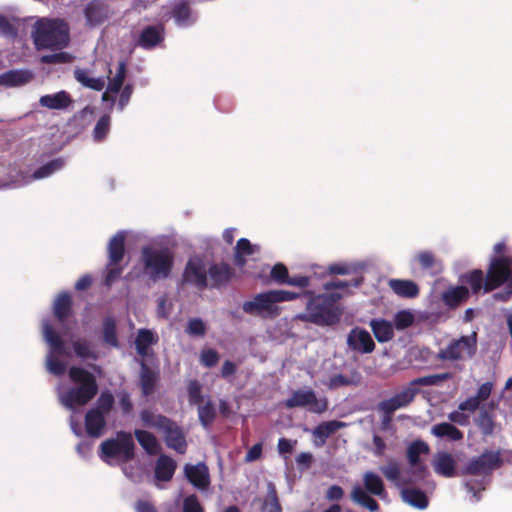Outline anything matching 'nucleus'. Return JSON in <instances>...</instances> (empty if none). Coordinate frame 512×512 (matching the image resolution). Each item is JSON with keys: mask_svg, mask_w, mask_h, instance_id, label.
<instances>
[{"mask_svg": "<svg viewBox=\"0 0 512 512\" xmlns=\"http://www.w3.org/2000/svg\"><path fill=\"white\" fill-rule=\"evenodd\" d=\"M243 311L252 316L263 319H275L281 314V307L277 305L274 290L256 294L251 300L245 301Z\"/></svg>", "mask_w": 512, "mask_h": 512, "instance_id": "obj_8", "label": "nucleus"}, {"mask_svg": "<svg viewBox=\"0 0 512 512\" xmlns=\"http://www.w3.org/2000/svg\"><path fill=\"white\" fill-rule=\"evenodd\" d=\"M73 349L75 354L83 359L91 358L97 359V355L91 351L90 344L86 339H78L73 342Z\"/></svg>", "mask_w": 512, "mask_h": 512, "instance_id": "obj_53", "label": "nucleus"}, {"mask_svg": "<svg viewBox=\"0 0 512 512\" xmlns=\"http://www.w3.org/2000/svg\"><path fill=\"white\" fill-rule=\"evenodd\" d=\"M431 433L437 438L454 442L461 441L464 438L463 432L449 422H441L433 425Z\"/></svg>", "mask_w": 512, "mask_h": 512, "instance_id": "obj_30", "label": "nucleus"}, {"mask_svg": "<svg viewBox=\"0 0 512 512\" xmlns=\"http://www.w3.org/2000/svg\"><path fill=\"white\" fill-rule=\"evenodd\" d=\"M430 452L429 445L423 440L413 441L407 448V460L411 466L410 478L404 483L413 484L423 481L427 474V466L421 461L420 456L427 455Z\"/></svg>", "mask_w": 512, "mask_h": 512, "instance_id": "obj_10", "label": "nucleus"}, {"mask_svg": "<svg viewBox=\"0 0 512 512\" xmlns=\"http://www.w3.org/2000/svg\"><path fill=\"white\" fill-rule=\"evenodd\" d=\"M478 415L474 418V423L478 427L481 435L486 438L495 433L497 423L495 414L490 412L488 408L481 407L477 410Z\"/></svg>", "mask_w": 512, "mask_h": 512, "instance_id": "obj_22", "label": "nucleus"}, {"mask_svg": "<svg viewBox=\"0 0 512 512\" xmlns=\"http://www.w3.org/2000/svg\"><path fill=\"white\" fill-rule=\"evenodd\" d=\"M500 451L485 450L481 455L473 457L462 470L463 475H489L502 466Z\"/></svg>", "mask_w": 512, "mask_h": 512, "instance_id": "obj_11", "label": "nucleus"}, {"mask_svg": "<svg viewBox=\"0 0 512 512\" xmlns=\"http://www.w3.org/2000/svg\"><path fill=\"white\" fill-rule=\"evenodd\" d=\"M183 283H190L202 290L207 286L206 269L199 259H190L182 275Z\"/></svg>", "mask_w": 512, "mask_h": 512, "instance_id": "obj_16", "label": "nucleus"}, {"mask_svg": "<svg viewBox=\"0 0 512 512\" xmlns=\"http://www.w3.org/2000/svg\"><path fill=\"white\" fill-rule=\"evenodd\" d=\"M401 497L404 502L417 508L425 509L428 507L429 500L424 491L416 488H403L401 490Z\"/></svg>", "mask_w": 512, "mask_h": 512, "instance_id": "obj_31", "label": "nucleus"}, {"mask_svg": "<svg viewBox=\"0 0 512 512\" xmlns=\"http://www.w3.org/2000/svg\"><path fill=\"white\" fill-rule=\"evenodd\" d=\"M110 126H111V117L110 115L108 114H104L102 115L94 129H93V139L94 141L96 142H102L108 135L109 131H110Z\"/></svg>", "mask_w": 512, "mask_h": 512, "instance_id": "obj_48", "label": "nucleus"}, {"mask_svg": "<svg viewBox=\"0 0 512 512\" xmlns=\"http://www.w3.org/2000/svg\"><path fill=\"white\" fill-rule=\"evenodd\" d=\"M158 342V336L149 329H139L136 339L135 347L137 353L144 357L148 354V349L151 345Z\"/></svg>", "mask_w": 512, "mask_h": 512, "instance_id": "obj_35", "label": "nucleus"}, {"mask_svg": "<svg viewBox=\"0 0 512 512\" xmlns=\"http://www.w3.org/2000/svg\"><path fill=\"white\" fill-rule=\"evenodd\" d=\"M120 97L118 100V108L122 111L129 103L132 93H133V85L126 84L121 90Z\"/></svg>", "mask_w": 512, "mask_h": 512, "instance_id": "obj_64", "label": "nucleus"}, {"mask_svg": "<svg viewBox=\"0 0 512 512\" xmlns=\"http://www.w3.org/2000/svg\"><path fill=\"white\" fill-rule=\"evenodd\" d=\"M185 475L189 482L199 489H205L209 485V474L204 464L190 465L186 464Z\"/></svg>", "mask_w": 512, "mask_h": 512, "instance_id": "obj_23", "label": "nucleus"}, {"mask_svg": "<svg viewBox=\"0 0 512 512\" xmlns=\"http://www.w3.org/2000/svg\"><path fill=\"white\" fill-rule=\"evenodd\" d=\"M304 295L310 296L306 312L298 314L296 319L317 326H332L339 323L342 316V309L337 305L341 298L340 294L313 295L311 291H305Z\"/></svg>", "mask_w": 512, "mask_h": 512, "instance_id": "obj_2", "label": "nucleus"}, {"mask_svg": "<svg viewBox=\"0 0 512 512\" xmlns=\"http://www.w3.org/2000/svg\"><path fill=\"white\" fill-rule=\"evenodd\" d=\"M202 386L197 380H191L188 384V397L191 405L203 404V396L201 394Z\"/></svg>", "mask_w": 512, "mask_h": 512, "instance_id": "obj_57", "label": "nucleus"}, {"mask_svg": "<svg viewBox=\"0 0 512 512\" xmlns=\"http://www.w3.org/2000/svg\"><path fill=\"white\" fill-rule=\"evenodd\" d=\"M74 78L82 86L94 91H101L105 87V80L102 77H91L87 69L76 68L74 70Z\"/></svg>", "mask_w": 512, "mask_h": 512, "instance_id": "obj_33", "label": "nucleus"}, {"mask_svg": "<svg viewBox=\"0 0 512 512\" xmlns=\"http://www.w3.org/2000/svg\"><path fill=\"white\" fill-rule=\"evenodd\" d=\"M39 103L42 107H46L51 110H62L70 106L72 99L70 94L63 90L55 94L41 96Z\"/></svg>", "mask_w": 512, "mask_h": 512, "instance_id": "obj_27", "label": "nucleus"}, {"mask_svg": "<svg viewBox=\"0 0 512 512\" xmlns=\"http://www.w3.org/2000/svg\"><path fill=\"white\" fill-rule=\"evenodd\" d=\"M380 471L391 482L397 483L400 480V465L396 461H391L388 465L381 466Z\"/></svg>", "mask_w": 512, "mask_h": 512, "instance_id": "obj_56", "label": "nucleus"}, {"mask_svg": "<svg viewBox=\"0 0 512 512\" xmlns=\"http://www.w3.org/2000/svg\"><path fill=\"white\" fill-rule=\"evenodd\" d=\"M33 39L38 49H62L69 43V27L64 20H39Z\"/></svg>", "mask_w": 512, "mask_h": 512, "instance_id": "obj_5", "label": "nucleus"}, {"mask_svg": "<svg viewBox=\"0 0 512 512\" xmlns=\"http://www.w3.org/2000/svg\"><path fill=\"white\" fill-rule=\"evenodd\" d=\"M219 359L218 353L214 349H204L201 352V362L206 367H213Z\"/></svg>", "mask_w": 512, "mask_h": 512, "instance_id": "obj_62", "label": "nucleus"}, {"mask_svg": "<svg viewBox=\"0 0 512 512\" xmlns=\"http://www.w3.org/2000/svg\"><path fill=\"white\" fill-rule=\"evenodd\" d=\"M363 483L366 492L378 497L386 496L384 482L378 474L370 471L364 473Z\"/></svg>", "mask_w": 512, "mask_h": 512, "instance_id": "obj_36", "label": "nucleus"}, {"mask_svg": "<svg viewBox=\"0 0 512 512\" xmlns=\"http://www.w3.org/2000/svg\"><path fill=\"white\" fill-rule=\"evenodd\" d=\"M416 258L422 269H432L437 264L436 257L431 251L419 252Z\"/></svg>", "mask_w": 512, "mask_h": 512, "instance_id": "obj_59", "label": "nucleus"}, {"mask_svg": "<svg viewBox=\"0 0 512 512\" xmlns=\"http://www.w3.org/2000/svg\"><path fill=\"white\" fill-rule=\"evenodd\" d=\"M84 15L90 27H96L109 17V7L100 0H92L84 8Z\"/></svg>", "mask_w": 512, "mask_h": 512, "instance_id": "obj_17", "label": "nucleus"}, {"mask_svg": "<svg viewBox=\"0 0 512 512\" xmlns=\"http://www.w3.org/2000/svg\"><path fill=\"white\" fill-rule=\"evenodd\" d=\"M64 166V161L60 158L53 159L45 165L39 167L32 175V179H42L50 176Z\"/></svg>", "mask_w": 512, "mask_h": 512, "instance_id": "obj_50", "label": "nucleus"}, {"mask_svg": "<svg viewBox=\"0 0 512 512\" xmlns=\"http://www.w3.org/2000/svg\"><path fill=\"white\" fill-rule=\"evenodd\" d=\"M347 345L351 350L361 354H370L376 347L370 333L359 327L350 330L347 336Z\"/></svg>", "mask_w": 512, "mask_h": 512, "instance_id": "obj_14", "label": "nucleus"}, {"mask_svg": "<svg viewBox=\"0 0 512 512\" xmlns=\"http://www.w3.org/2000/svg\"><path fill=\"white\" fill-rule=\"evenodd\" d=\"M493 384L485 382L479 386L475 395L468 397L460 402L458 409L448 414L449 423L459 426H468L470 424V415L474 414L482 402H485L491 396Z\"/></svg>", "mask_w": 512, "mask_h": 512, "instance_id": "obj_7", "label": "nucleus"}, {"mask_svg": "<svg viewBox=\"0 0 512 512\" xmlns=\"http://www.w3.org/2000/svg\"><path fill=\"white\" fill-rule=\"evenodd\" d=\"M472 294L477 295L492 292L505 283L512 286L511 259L508 257H495L491 260L486 274L481 269H474L465 275Z\"/></svg>", "mask_w": 512, "mask_h": 512, "instance_id": "obj_1", "label": "nucleus"}, {"mask_svg": "<svg viewBox=\"0 0 512 512\" xmlns=\"http://www.w3.org/2000/svg\"><path fill=\"white\" fill-rule=\"evenodd\" d=\"M352 500L367 508L369 511H377L379 509L378 502L372 498L361 486L355 485L351 492Z\"/></svg>", "mask_w": 512, "mask_h": 512, "instance_id": "obj_40", "label": "nucleus"}, {"mask_svg": "<svg viewBox=\"0 0 512 512\" xmlns=\"http://www.w3.org/2000/svg\"><path fill=\"white\" fill-rule=\"evenodd\" d=\"M53 314L59 323H65L73 315V301L69 292L59 293L53 303Z\"/></svg>", "mask_w": 512, "mask_h": 512, "instance_id": "obj_18", "label": "nucleus"}, {"mask_svg": "<svg viewBox=\"0 0 512 512\" xmlns=\"http://www.w3.org/2000/svg\"><path fill=\"white\" fill-rule=\"evenodd\" d=\"M32 76L28 71L10 70L0 75V85L17 87L26 84Z\"/></svg>", "mask_w": 512, "mask_h": 512, "instance_id": "obj_34", "label": "nucleus"}, {"mask_svg": "<svg viewBox=\"0 0 512 512\" xmlns=\"http://www.w3.org/2000/svg\"><path fill=\"white\" fill-rule=\"evenodd\" d=\"M69 379L75 387L69 388L61 397L60 401L68 409L88 404L98 394L99 386L94 374L88 370L72 366L68 371Z\"/></svg>", "mask_w": 512, "mask_h": 512, "instance_id": "obj_3", "label": "nucleus"}, {"mask_svg": "<svg viewBox=\"0 0 512 512\" xmlns=\"http://www.w3.org/2000/svg\"><path fill=\"white\" fill-rule=\"evenodd\" d=\"M172 16L180 26H189L194 22L192 19V10L189 4L184 1L174 5Z\"/></svg>", "mask_w": 512, "mask_h": 512, "instance_id": "obj_42", "label": "nucleus"}, {"mask_svg": "<svg viewBox=\"0 0 512 512\" xmlns=\"http://www.w3.org/2000/svg\"><path fill=\"white\" fill-rule=\"evenodd\" d=\"M254 254V247L247 238H240L234 247V264L243 268L246 263V256Z\"/></svg>", "mask_w": 512, "mask_h": 512, "instance_id": "obj_38", "label": "nucleus"}, {"mask_svg": "<svg viewBox=\"0 0 512 512\" xmlns=\"http://www.w3.org/2000/svg\"><path fill=\"white\" fill-rule=\"evenodd\" d=\"M477 351L476 333L453 339L445 348L440 349L437 359L441 361H464L471 359Z\"/></svg>", "mask_w": 512, "mask_h": 512, "instance_id": "obj_9", "label": "nucleus"}, {"mask_svg": "<svg viewBox=\"0 0 512 512\" xmlns=\"http://www.w3.org/2000/svg\"><path fill=\"white\" fill-rule=\"evenodd\" d=\"M433 467L438 475L443 477H454L456 475V461L447 452H438L433 461Z\"/></svg>", "mask_w": 512, "mask_h": 512, "instance_id": "obj_24", "label": "nucleus"}, {"mask_svg": "<svg viewBox=\"0 0 512 512\" xmlns=\"http://www.w3.org/2000/svg\"><path fill=\"white\" fill-rule=\"evenodd\" d=\"M455 377V374L453 372H444V373H438V374H431L426 375L423 377H419L416 379H413L411 381L412 385L418 386H438L444 381L451 380Z\"/></svg>", "mask_w": 512, "mask_h": 512, "instance_id": "obj_43", "label": "nucleus"}, {"mask_svg": "<svg viewBox=\"0 0 512 512\" xmlns=\"http://www.w3.org/2000/svg\"><path fill=\"white\" fill-rule=\"evenodd\" d=\"M176 468V462L170 456L162 454L156 461L155 478L158 481L168 482L173 478Z\"/></svg>", "mask_w": 512, "mask_h": 512, "instance_id": "obj_26", "label": "nucleus"}, {"mask_svg": "<svg viewBox=\"0 0 512 512\" xmlns=\"http://www.w3.org/2000/svg\"><path fill=\"white\" fill-rule=\"evenodd\" d=\"M285 406L288 409L308 407V410L312 413L323 414L328 410L329 402L326 397L318 399L312 389H299L293 391L291 396L286 399Z\"/></svg>", "mask_w": 512, "mask_h": 512, "instance_id": "obj_12", "label": "nucleus"}, {"mask_svg": "<svg viewBox=\"0 0 512 512\" xmlns=\"http://www.w3.org/2000/svg\"><path fill=\"white\" fill-rule=\"evenodd\" d=\"M395 327L398 330H403L410 327L414 322V315L407 310H402L396 313L395 318Z\"/></svg>", "mask_w": 512, "mask_h": 512, "instance_id": "obj_58", "label": "nucleus"}, {"mask_svg": "<svg viewBox=\"0 0 512 512\" xmlns=\"http://www.w3.org/2000/svg\"><path fill=\"white\" fill-rule=\"evenodd\" d=\"M125 239L123 231L117 232L108 243V261L111 265L119 264L125 256Z\"/></svg>", "mask_w": 512, "mask_h": 512, "instance_id": "obj_25", "label": "nucleus"}, {"mask_svg": "<svg viewBox=\"0 0 512 512\" xmlns=\"http://www.w3.org/2000/svg\"><path fill=\"white\" fill-rule=\"evenodd\" d=\"M114 406V397L110 391H103L98 400L97 405L93 409H97L103 415H107Z\"/></svg>", "mask_w": 512, "mask_h": 512, "instance_id": "obj_52", "label": "nucleus"}, {"mask_svg": "<svg viewBox=\"0 0 512 512\" xmlns=\"http://www.w3.org/2000/svg\"><path fill=\"white\" fill-rule=\"evenodd\" d=\"M360 382L361 377L358 374L351 378L343 374H335L330 377L327 386L329 389H337L344 386H358Z\"/></svg>", "mask_w": 512, "mask_h": 512, "instance_id": "obj_49", "label": "nucleus"}, {"mask_svg": "<svg viewBox=\"0 0 512 512\" xmlns=\"http://www.w3.org/2000/svg\"><path fill=\"white\" fill-rule=\"evenodd\" d=\"M261 510L262 512H282L276 486L272 482L267 484V494L263 499Z\"/></svg>", "mask_w": 512, "mask_h": 512, "instance_id": "obj_41", "label": "nucleus"}, {"mask_svg": "<svg viewBox=\"0 0 512 512\" xmlns=\"http://www.w3.org/2000/svg\"><path fill=\"white\" fill-rule=\"evenodd\" d=\"M345 426V423L332 420L319 424L313 431V435L316 438L321 439V444L325 443V440L332 434H334L338 429Z\"/></svg>", "mask_w": 512, "mask_h": 512, "instance_id": "obj_44", "label": "nucleus"}, {"mask_svg": "<svg viewBox=\"0 0 512 512\" xmlns=\"http://www.w3.org/2000/svg\"><path fill=\"white\" fill-rule=\"evenodd\" d=\"M106 270L105 285L111 286L120 277L123 267L120 263L111 265L110 261H108Z\"/></svg>", "mask_w": 512, "mask_h": 512, "instance_id": "obj_60", "label": "nucleus"}, {"mask_svg": "<svg viewBox=\"0 0 512 512\" xmlns=\"http://www.w3.org/2000/svg\"><path fill=\"white\" fill-rule=\"evenodd\" d=\"M134 435L138 443L148 454L155 455L158 453L159 444L154 434L146 430L136 429Z\"/></svg>", "mask_w": 512, "mask_h": 512, "instance_id": "obj_39", "label": "nucleus"}, {"mask_svg": "<svg viewBox=\"0 0 512 512\" xmlns=\"http://www.w3.org/2000/svg\"><path fill=\"white\" fill-rule=\"evenodd\" d=\"M164 40V28L162 26H146L140 33L137 45L149 50L158 46Z\"/></svg>", "mask_w": 512, "mask_h": 512, "instance_id": "obj_19", "label": "nucleus"}, {"mask_svg": "<svg viewBox=\"0 0 512 512\" xmlns=\"http://www.w3.org/2000/svg\"><path fill=\"white\" fill-rule=\"evenodd\" d=\"M369 326L379 343L389 342L394 337V326L388 320L382 318L372 319Z\"/></svg>", "mask_w": 512, "mask_h": 512, "instance_id": "obj_28", "label": "nucleus"}, {"mask_svg": "<svg viewBox=\"0 0 512 512\" xmlns=\"http://www.w3.org/2000/svg\"><path fill=\"white\" fill-rule=\"evenodd\" d=\"M207 331L206 324L201 318H191L187 322L185 333L190 337H203Z\"/></svg>", "mask_w": 512, "mask_h": 512, "instance_id": "obj_51", "label": "nucleus"}, {"mask_svg": "<svg viewBox=\"0 0 512 512\" xmlns=\"http://www.w3.org/2000/svg\"><path fill=\"white\" fill-rule=\"evenodd\" d=\"M106 427V416L97 409H89L85 415V430L92 438L102 436Z\"/></svg>", "mask_w": 512, "mask_h": 512, "instance_id": "obj_20", "label": "nucleus"}, {"mask_svg": "<svg viewBox=\"0 0 512 512\" xmlns=\"http://www.w3.org/2000/svg\"><path fill=\"white\" fill-rule=\"evenodd\" d=\"M72 60V57L67 52H59L50 55H44L41 58L43 63L54 64V63H68Z\"/></svg>", "mask_w": 512, "mask_h": 512, "instance_id": "obj_61", "label": "nucleus"}, {"mask_svg": "<svg viewBox=\"0 0 512 512\" xmlns=\"http://www.w3.org/2000/svg\"><path fill=\"white\" fill-rule=\"evenodd\" d=\"M158 375L147 364L141 363L140 369V387L145 397L154 393Z\"/></svg>", "mask_w": 512, "mask_h": 512, "instance_id": "obj_32", "label": "nucleus"}, {"mask_svg": "<svg viewBox=\"0 0 512 512\" xmlns=\"http://www.w3.org/2000/svg\"><path fill=\"white\" fill-rule=\"evenodd\" d=\"M418 392L417 386L412 385L410 382L406 388L396 393L394 396L381 401L378 404V409L384 414V423L391 421L394 411L407 407L412 403Z\"/></svg>", "mask_w": 512, "mask_h": 512, "instance_id": "obj_13", "label": "nucleus"}, {"mask_svg": "<svg viewBox=\"0 0 512 512\" xmlns=\"http://www.w3.org/2000/svg\"><path fill=\"white\" fill-rule=\"evenodd\" d=\"M389 287L402 298H416L420 293L418 285L412 280L391 279Z\"/></svg>", "mask_w": 512, "mask_h": 512, "instance_id": "obj_29", "label": "nucleus"}, {"mask_svg": "<svg viewBox=\"0 0 512 512\" xmlns=\"http://www.w3.org/2000/svg\"><path fill=\"white\" fill-rule=\"evenodd\" d=\"M199 419L204 427H208L215 418V409L210 402L198 405Z\"/></svg>", "mask_w": 512, "mask_h": 512, "instance_id": "obj_55", "label": "nucleus"}, {"mask_svg": "<svg viewBox=\"0 0 512 512\" xmlns=\"http://www.w3.org/2000/svg\"><path fill=\"white\" fill-rule=\"evenodd\" d=\"M103 340L111 347H119L116 321L113 317L109 316L103 320Z\"/></svg>", "mask_w": 512, "mask_h": 512, "instance_id": "obj_45", "label": "nucleus"}, {"mask_svg": "<svg viewBox=\"0 0 512 512\" xmlns=\"http://www.w3.org/2000/svg\"><path fill=\"white\" fill-rule=\"evenodd\" d=\"M470 297L469 289L465 286H452L441 295V300L450 309H456L466 303Z\"/></svg>", "mask_w": 512, "mask_h": 512, "instance_id": "obj_21", "label": "nucleus"}, {"mask_svg": "<svg viewBox=\"0 0 512 512\" xmlns=\"http://www.w3.org/2000/svg\"><path fill=\"white\" fill-rule=\"evenodd\" d=\"M100 457L103 461L117 459L121 463H128L135 457V443L130 432L118 431L114 438L103 441L100 445Z\"/></svg>", "mask_w": 512, "mask_h": 512, "instance_id": "obj_6", "label": "nucleus"}, {"mask_svg": "<svg viewBox=\"0 0 512 512\" xmlns=\"http://www.w3.org/2000/svg\"><path fill=\"white\" fill-rule=\"evenodd\" d=\"M164 433L166 446L175 450L179 454H184L187 450V441L182 428L169 418L161 430Z\"/></svg>", "mask_w": 512, "mask_h": 512, "instance_id": "obj_15", "label": "nucleus"}, {"mask_svg": "<svg viewBox=\"0 0 512 512\" xmlns=\"http://www.w3.org/2000/svg\"><path fill=\"white\" fill-rule=\"evenodd\" d=\"M175 255L168 247L145 246L141 250L143 273L153 282L168 278L174 267Z\"/></svg>", "mask_w": 512, "mask_h": 512, "instance_id": "obj_4", "label": "nucleus"}, {"mask_svg": "<svg viewBox=\"0 0 512 512\" xmlns=\"http://www.w3.org/2000/svg\"><path fill=\"white\" fill-rule=\"evenodd\" d=\"M270 278L276 284H286L289 279V272L286 265L280 262L276 263L270 271Z\"/></svg>", "mask_w": 512, "mask_h": 512, "instance_id": "obj_54", "label": "nucleus"}, {"mask_svg": "<svg viewBox=\"0 0 512 512\" xmlns=\"http://www.w3.org/2000/svg\"><path fill=\"white\" fill-rule=\"evenodd\" d=\"M183 512H203L196 495H190L184 499Z\"/></svg>", "mask_w": 512, "mask_h": 512, "instance_id": "obj_63", "label": "nucleus"}, {"mask_svg": "<svg viewBox=\"0 0 512 512\" xmlns=\"http://www.w3.org/2000/svg\"><path fill=\"white\" fill-rule=\"evenodd\" d=\"M43 335L53 353L58 355L65 354L64 341L48 322L43 324Z\"/></svg>", "mask_w": 512, "mask_h": 512, "instance_id": "obj_37", "label": "nucleus"}, {"mask_svg": "<svg viewBox=\"0 0 512 512\" xmlns=\"http://www.w3.org/2000/svg\"><path fill=\"white\" fill-rule=\"evenodd\" d=\"M140 418L147 427L158 428L162 430L169 418L163 415H156L151 410L145 409L141 411Z\"/></svg>", "mask_w": 512, "mask_h": 512, "instance_id": "obj_46", "label": "nucleus"}, {"mask_svg": "<svg viewBox=\"0 0 512 512\" xmlns=\"http://www.w3.org/2000/svg\"><path fill=\"white\" fill-rule=\"evenodd\" d=\"M126 71L127 67L125 61H120L115 76L108 82L107 90L110 91V93L120 92L126 78Z\"/></svg>", "mask_w": 512, "mask_h": 512, "instance_id": "obj_47", "label": "nucleus"}]
</instances>
